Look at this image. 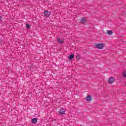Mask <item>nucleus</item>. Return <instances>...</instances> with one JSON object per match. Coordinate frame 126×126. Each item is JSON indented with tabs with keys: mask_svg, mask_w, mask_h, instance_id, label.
<instances>
[{
	"mask_svg": "<svg viewBox=\"0 0 126 126\" xmlns=\"http://www.w3.org/2000/svg\"><path fill=\"white\" fill-rule=\"evenodd\" d=\"M43 14H44V16H46V17H49L50 15L52 14V13L50 11L46 10L44 11Z\"/></svg>",
	"mask_w": 126,
	"mask_h": 126,
	"instance_id": "nucleus-1",
	"label": "nucleus"
},
{
	"mask_svg": "<svg viewBox=\"0 0 126 126\" xmlns=\"http://www.w3.org/2000/svg\"><path fill=\"white\" fill-rule=\"evenodd\" d=\"M57 42H58L59 44H60L61 45H62L63 43V42H64V39L58 38H57Z\"/></svg>",
	"mask_w": 126,
	"mask_h": 126,
	"instance_id": "nucleus-2",
	"label": "nucleus"
},
{
	"mask_svg": "<svg viewBox=\"0 0 126 126\" xmlns=\"http://www.w3.org/2000/svg\"><path fill=\"white\" fill-rule=\"evenodd\" d=\"M96 48L97 49H103L104 48V44L99 43L96 45Z\"/></svg>",
	"mask_w": 126,
	"mask_h": 126,
	"instance_id": "nucleus-3",
	"label": "nucleus"
},
{
	"mask_svg": "<svg viewBox=\"0 0 126 126\" xmlns=\"http://www.w3.org/2000/svg\"><path fill=\"white\" fill-rule=\"evenodd\" d=\"M58 113L60 115H64V114L65 113V111H64V109L62 108L61 109H59Z\"/></svg>",
	"mask_w": 126,
	"mask_h": 126,
	"instance_id": "nucleus-4",
	"label": "nucleus"
},
{
	"mask_svg": "<svg viewBox=\"0 0 126 126\" xmlns=\"http://www.w3.org/2000/svg\"><path fill=\"white\" fill-rule=\"evenodd\" d=\"M116 81V79L114 77H111L109 79V83H114Z\"/></svg>",
	"mask_w": 126,
	"mask_h": 126,
	"instance_id": "nucleus-5",
	"label": "nucleus"
},
{
	"mask_svg": "<svg viewBox=\"0 0 126 126\" xmlns=\"http://www.w3.org/2000/svg\"><path fill=\"white\" fill-rule=\"evenodd\" d=\"M87 20V18L83 17L82 18V19H81V23H82V24H84V23L86 22Z\"/></svg>",
	"mask_w": 126,
	"mask_h": 126,
	"instance_id": "nucleus-6",
	"label": "nucleus"
},
{
	"mask_svg": "<svg viewBox=\"0 0 126 126\" xmlns=\"http://www.w3.org/2000/svg\"><path fill=\"white\" fill-rule=\"evenodd\" d=\"M37 122H38V119L37 118H34L32 120V124H36Z\"/></svg>",
	"mask_w": 126,
	"mask_h": 126,
	"instance_id": "nucleus-7",
	"label": "nucleus"
},
{
	"mask_svg": "<svg viewBox=\"0 0 126 126\" xmlns=\"http://www.w3.org/2000/svg\"><path fill=\"white\" fill-rule=\"evenodd\" d=\"M87 101H88V102H90V101H91L92 100V97H91V95H88L87 96Z\"/></svg>",
	"mask_w": 126,
	"mask_h": 126,
	"instance_id": "nucleus-8",
	"label": "nucleus"
},
{
	"mask_svg": "<svg viewBox=\"0 0 126 126\" xmlns=\"http://www.w3.org/2000/svg\"><path fill=\"white\" fill-rule=\"evenodd\" d=\"M73 58H74V55L71 54L68 57V60H70V61H71V60H72V59H73Z\"/></svg>",
	"mask_w": 126,
	"mask_h": 126,
	"instance_id": "nucleus-9",
	"label": "nucleus"
},
{
	"mask_svg": "<svg viewBox=\"0 0 126 126\" xmlns=\"http://www.w3.org/2000/svg\"><path fill=\"white\" fill-rule=\"evenodd\" d=\"M107 33H108V35H112L113 34V31H112L111 30H108L107 31Z\"/></svg>",
	"mask_w": 126,
	"mask_h": 126,
	"instance_id": "nucleus-10",
	"label": "nucleus"
},
{
	"mask_svg": "<svg viewBox=\"0 0 126 126\" xmlns=\"http://www.w3.org/2000/svg\"><path fill=\"white\" fill-rule=\"evenodd\" d=\"M123 75L124 77H126V70H124L123 71Z\"/></svg>",
	"mask_w": 126,
	"mask_h": 126,
	"instance_id": "nucleus-11",
	"label": "nucleus"
},
{
	"mask_svg": "<svg viewBox=\"0 0 126 126\" xmlns=\"http://www.w3.org/2000/svg\"><path fill=\"white\" fill-rule=\"evenodd\" d=\"M76 58L77 60H79L81 58L80 55H78L76 56Z\"/></svg>",
	"mask_w": 126,
	"mask_h": 126,
	"instance_id": "nucleus-12",
	"label": "nucleus"
},
{
	"mask_svg": "<svg viewBox=\"0 0 126 126\" xmlns=\"http://www.w3.org/2000/svg\"><path fill=\"white\" fill-rule=\"evenodd\" d=\"M26 27H27V29H29V28H30V27H31V26H30V25L27 24L26 25Z\"/></svg>",
	"mask_w": 126,
	"mask_h": 126,
	"instance_id": "nucleus-13",
	"label": "nucleus"
},
{
	"mask_svg": "<svg viewBox=\"0 0 126 126\" xmlns=\"http://www.w3.org/2000/svg\"><path fill=\"white\" fill-rule=\"evenodd\" d=\"M1 19H2V17L0 16V21H1Z\"/></svg>",
	"mask_w": 126,
	"mask_h": 126,
	"instance_id": "nucleus-14",
	"label": "nucleus"
},
{
	"mask_svg": "<svg viewBox=\"0 0 126 126\" xmlns=\"http://www.w3.org/2000/svg\"><path fill=\"white\" fill-rule=\"evenodd\" d=\"M0 45H1V42H0Z\"/></svg>",
	"mask_w": 126,
	"mask_h": 126,
	"instance_id": "nucleus-15",
	"label": "nucleus"
}]
</instances>
